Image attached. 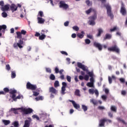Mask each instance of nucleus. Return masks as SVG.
Here are the masks:
<instances>
[{
	"label": "nucleus",
	"instance_id": "obj_1",
	"mask_svg": "<svg viewBox=\"0 0 127 127\" xmlns=\"http://www.w3.org/2000/svg\"><path fill=\"white\" fill-rule=\"evenodd\" d=\"M101 1L102 6L106 7L107 9V13L108 16H110L111 19L114 18V14L112 12V7L110 6L109 3L107 2V0H100Z\"/></svg>",
	"mask_w": 127,
	"mask_h": 127
},
{
	"label": "nucleus",
	"instance_id": "obj_2",
	"mask_svg": "<svg viewBox=\"0 0 127 127\" xmlns=\"http://www.w3.org/2000/svg\"><path fill=\"white\" fill-rule=\"evenodd\" d=\"M16 33L17 35L16 38L20 40L18 41V43L13 44V47L14 48H17V47H19L20 49H21V48H23V46H22L23 45V40H21V38H22V35L20 31H17Z\"/></svg>",
	"mask_w": 127,
	"mask_h": 127
},
{
	"label": "nucleus",
	"instance_id": "obj_3",
	"mask_svg": "<svg viewBox=\"0 0 127 127\" xmlns=\"http://www.w3.org/2000/svg\"><path fill=\"white\" fill-rule=\"evenodd\" d=\"M26 88L28 90H32V91H34L37 88V86L36 85L31 84L30 82H28L26 83Z\"/></svg>",
	"mask_w": 127,
	"mask_h": 127
},
{
	"label": "nucleus",
	"instance_id": "obj_4",
	"mask_svg": "<svg viewBox=\"0 0 127 127\" xmlns=\"http://www.w3.org/2000/svg\"><path fill=\"white\" fill-rule=\"evenodd\" d=\"M19 110H21L22 112L24 114V115H29L33 112V110L31 108H19Z\"/></svg>",
	"mask_w": 127,
	"mask_h": 127
},
{
	"label": "nucleus",
	"instance_id": "obj_5",
	"mask_svg": "<svg viewBox=\"0 0 127 127\" xmlns=\"http://www.w3.org/2000/svg\"><path fill=\"white\" fill-rule=\"evenodd\" d=\"M88 19H89L88 21L89 25H95V24H96V23L95 22V20H96V16H91L89 17Z\"/></svg>",
	"mask_w": 127,
	"mask_h": 127
},
{
	"label": "nucleus",
	"instance_id": "obj_6",
	"mask_svg": "<svg viewBox=\"0 0 127 127\" xmlns=\"http://www.w3.org/2000/svg\"><path fill=\"white\" fill-rule=\"evenodd\" d=\"M120 12L122 15H127V8L124 3H122Z\"/></svg>",
	"mask_w": 127,
	"mask_h": 127
},
{
	"label": "nucleus",
	"instance_id": "obj_7",
	"mask_svg": "<svg viewBox=\"0 0 127 127\" xmlns=\"http://www.w3.org/2000/svg\"><path fill=\"white\" fill-rule=\"evenodd\" d=\"M109 51H112V52H116L117 53H120V49L118 48L117 45H115L113 47L108 48Z\"/></svg>",
	"mask_w": 127,
	"mask_h": 127
},
{
	"label": "nucleus",
	"instance_id": "obj_8",
	"mask_svg": "<svg viewBox=\"0 0 127 127\" xmlns=\"http://www.w3.org/2000/svg\"><path fill=\"white\" fill-rule=\"evenodd\" d=\"M59 6L61 8H64V9H67L69 7V5L65 3V2L64 1H60Z\"/></svg>",
	"mask_w": 127,
	"mask_h": 127
},
{
	"label": "nucleus",
	"instance_id": "obj_9",
	"mask_svg": "<svg viewBox=\"0 0 127 127\" xmlns=\"http://www.w3.org/2000/svg\"><path fill=\"white\" fill-rule=\"evenodd\" d=\"M62 87L61 90L62 95H65V91H66V87H67V83L65 82H62Z\"/></svg>",
	"mask_w": 127,
	"mask_h": 127
},
{
	"label": "nucleus",
	"instance_id": "obj_10",
	"mask_svg": "<svg viewBox=\"0 0 127 127\" xmlns=\"http://www.w3.org/2000/svg\"><path fill=\"white\" fill-rule=\"evenodd\" d=\"M77 66L78 68H80V69H82L83 71H88V69L86 68L85 65L82 64L81 63H77Z\"/></svg>",
	"mask_w": 127,
	"mask_h": 127
},
{
	"label": "nucleus",
	"instance_id": "obj_11",
	"mask_svg": "<svg viewBox=\"0 0 127 127\" xmlns=\"http://www.w3.org/2000/svg\"><path fill=\"white\" fill-rule=\"evenodd\" d=\"M17 6L15 5L14 3H12L10 6V9L11 10L12 12H14L17 10Z\"/></svg>",
	"mask_w": 127,
	"mask_h": 127
},
{
	"label": "nucleus",
	"instance_id": "obj_12",
	"mask_svg": "<svg viewBox=\"0 0 127 127\" xmlns=\"http://www.w3.org/2000/svg\"><path fill=\"white\" fill-rule=\"evenodd\" d=\"M49 91L50 93H51V94H54L55 95H56V94L58 93V91L53 87H50Z\"/></svg>",
	"mask_w": 127,
	"mask_h": 127
},
{
	"label": "nucleus",
	"instance_id": "obj_13",
	"mask_svg": "<svg viewBox=\"0 0 127 127\" xmlns=\"http://www.w3.org/2000/svg\"><path fill=\"white\" fill-rule=\"evenodd\" d=\"M69 101L70 102V103H72L74 108H75L76 110H79V109H80V105L77 104V103H76V102H75V101L73 100H69Z\"/></svg>",
	"mask_w": 127,
	"mask_h": 127
},
{
	"label": "nucleus",
	"instance_id": "obj_14",
	"mask_svg": "<svg viewBox=\"0 0 127 127\" xmlns=\"http://www.w3.org/2000/svg\"><path fill=\"white\" fill-rule=\"evenodd\" d=\"M16 92L17 91L16 90L10 89L9 90V94H10V95H12L11 99L14 98L15 97H16V95H15V94H16Z\"/></svg>",
	"mask_w": 127,
	"mask_h": 127
},
{
	"label": "nucleus",
	"instance_id": "obj_15",
	"mask_svg": "<svg viewBox=\"0 0 127 127\" xmlns=\"http://www.w3.org/2000/svg\"><path fill=\"white\" fill-rule=\"evenodd\" d=\"M107 122V119L101 120L99 122V127H105V123Z\"/></svg>",
	"mask_w": 127,
	"mask_h": 127
},
{
	"label": "nucleus",
	"instance_id": "obj_16",
	"mask_svg": "<svg viewBox=\"0 0 127 127\" xmlns=\"http://www.w3.org/2000/svg\"><path fill=\"white\" fill-rule=\"evenodd\" d=\"M37 20H38V23H39L40 24H43V23L45 22V20L42 18V17H38Z\"/></svg>",
	"mask_w": 127,
	"mask_h": 127
},
{
	"label": "nucleus",
	"instance_id": "obj_17",
	"mask_svg": "<svg viewBox=\"0 0 127 127\" xmlns=\"http://www.w3.org/2000/svg\"><path fill=\"white\" fill-rule=\"evenodd\" d=\"M97 34L96 35L97 37H100L102 33H103V32H104V31L103 30V29L102 28H99L98 29H97Z\"/></svg>",
	"mask_w": 127,
	"mask_h": 127
},
{
	"label": "nucleus",
	"instance_id": "obj_18",
	"mask_svg": "<svg viewBox=\"0 0 127 127\" xmlns=\"http://www.w3.org/2000/svg\"><path fill=\"white\" fill-rule=\"evenodd\" d=\"M2 11H5L9 9V4H6L4 5L3 7H2L1 8Z\"/></svg>",
	"mask_w": 127,
	"mask_h": 127
},
{
	"label": "nucleus",
	"instance_id": "obj_19",
	"mask_svg": "<svg viewBox=\"0 0 127 127\" xmlns=\"http://www.w3.org/2000/svg\"><path fill=\"white\" fill-rule=\"evenodd\" d=\"M5 29H6V25H0V31L2 30V32L3 33H5Z\"/></svg>",
	"mask_w": 127,
	"mask_h": 127
},
{
	"label": "nucleus",
	"instance_id": "obj_20",
	"mask_svg": "<svg viewBox=\"0 0 127 127\" xmlns=\"http://www.w3.org/2000/svg\"><path fill=\"white\" fill-rule=\"evenodd\" d=\"M23 99V95H20V94H19L18 96H17V97L15 96V97H14V98H12L13 100H14V102H16V101H17V99Z\"/></svg>",
	"mask_w": 127,
	"mask_h": 127
},
{
	"label": "nucleus",
	"instance_id": "obj_21",
	"mask_svg": "<svg viewBox=\"0 0 127 127\" xmlns=\"http://www.w3.org/2000/svg\"><path fill=\"white\" fill-rule=\"evenodd\" d=\"M95 12V9H93L92 7H90L89 9L85 11V13L87 14H90L91 12Z\"/></svg>",
	"mask_w": 127,
	"mask_h": 127
},
{
	"label": "nucleus",
	"instance_id": "obj_22",
	"mask_svg": "<svg viewBox=\"0 0 127 127\" xmlns=\"http://www.w3.org/2000/svg\"><path fill=\"white\" fill-rule=\"evenodd\" d=\"M96 48H98L99 51H102V50L103 49V46H102L100 43H96Z\"/></svg>",
	"mask_w": 127,
	"mask_h": 127
},
{
	"label": "nucleus",
	"instance_id": "obj_23",
	"mask_svg": "<svg viewBox=\"0 0 127 127\" xmlns=\"http://www.w3.org/2000/svg\"><path fill=\"white\" fill-rule=\"evenodd\" d=\"M30 127V121L29 120L25 121V123L23 127Z\"/></svg>",
	"mask_w": 127,
	"mask_h": 127
},
{
	"label": "nucleus",
	"instance_id": "obj_24",
	"mask_svg": "<svg viewBox=\"0 0 127 127\" xmlns=\"http://www.w3.org/2000/svg\"><path fill=\"white\" fill-rule=\"evenodd\" d=\"M2 123L4 124V126H7L10 124V121L9 120H3Z\"/></svg>",
	"mask_w": 127,
	"mask_h": 127
},
{
	"label": "nucleus",
	"instance_id": "obj_25",
	"mask_svg": "<svg viewBox=\"0 0 127 127\" xmlns=\"http://www.w3.org/2000/svg\"><path fill=\"white\" fill-rule=\"evenodd\" d=\"M74 95L77 96V97H81V94H80V90L79 89H76L74 92Z\"/></svg>",
	"mask_w": 127,
	"mask_h": 127
},
{
	"label": "nucleus",
	"instance_id": "obj_26",
	"mask_svg": "<svg viewBox=\"0 0 127 127\" xmlns=\"http://www.w3.org/2000/svg\"><path fill=\"white\" fill-rule=\"evenodd\" d=\"M84 31H81V33H78L77 34V37H78L79 38H83V37H84Z\"/></svg>",
	"mask_w": 127,
	"mask_h": 127
},
{
	"label": "nucleus",
	"instance_id": "obj_27",
	"mask_svg": "<svg viewBox=\"0 0 127 127\" xmlns=\"http://www.w3.org/2000/svg\"><path fill=\"white\" fill-rule=\"evenodd\" d=\"M112 38V34L107 33L105 35V37L104 38V39H111Z\"/></svg>",
	"mask_w": 127,
	"mask_h": 127
},
{
	"label": "nucleus",
	"instance_id": "obj_28",
	"mask_svg": "<svg viewBox=\"0 0 127 127\" xmlns=\"http://www.w3.org/2000/svg\"><path fill=\"white\" fill-rule=\"evenodd\" d=\"M117 119L118 122H121V123H122V124H124V125H127V123H126V122H125L124 120H123V119L119 117L117 118Z\"/></svg>",
	"mask_w": 127,
	"mask_h": 127
},
{
	"label": "nucleus",
	"instance_id": "obj_29",
	"mask_svg": "<svg viewBox=\"0 0 127 127\" xmlns=\"http://www.w3.org/2000/svg\"><path fill=\"white\" fill-rule=\"evenodd\" d=\"M11 77L12 79H14L16 77V74H15V71H11Z\"/></svg>",
	"mask_w": 127,
	"mask_h": 127
},
{
	"label": "nucleus",
	"instance_id": "obj_30",
	"mask_svg": "<svg viewBox=\"0 0 127 127\" xmlns=\"http://www.w3.org/2000/svg\"><path fill=\"white\" fill-rule=\"evenodd\" d=\"M46 37V35L45 34H42V35H40L39 37V39L40 40H43L44 39H45V38Z\"/></svg>",
	"mask_w": 127,
	"mask_h": 127
},
{
	"label": "nucleus",
	"instance_id": "obj_31",
	"mask_svg": "<svg viewBox=\"0 0 127 127\" xmlns=\"http://www.w3.org/2000/svg\"><path fill=\"white\" fill-rule=\"evenodd\" d=\"M111 110L112 112H114L115 113H117V107L115 106H112L111 107Z\"/></svg>",
	"mask_w": 127,
	"mask_h": 127
},
{
	"label": "nucleus",
	"instance_id": "obj_32",
	"mask_svg": "<svg viewBox=\"0 0 127 127\" xmlns=\"http://www.w3.org/2000/svg\"><path fill=\"white\" fill-rule=\"evenodd\" d=\"M11 111L13 112V114H15V115H17L18 114V112L17 111V109L15 108H11Z\"/></svg>",
	"mask_w": 127,
	"mask_h": 127
},
{
	"label": "nucleus",
	"instance_id": "obj_33",
	"mask_svg": "<svg viewBox=\"0 0 127 127\" xmlns=\"http://www.w3.org/2000/svg\"><path fill=\"white\" fill-rule=\"evenodd\" d=\"M86 86L89 87L90 88H92L94 87V83L93 82H88L86 84Z\"/></svg>",
	"mask_w": 127,
	"mask_h": 127
},
{
	"label": "nucleus",
	"instance_id": "obj_34",
	"mask_svg": "<svg viewBox=\"0 0 127 127\" xmlns=\"http://www.w3.org/2000/svg\"><path fill=\"white\" fill-rule=\"evenodd\" d=\"M85 3H86L87 5L88 6H91V5H92V2L90 0H86L85 1Z\"/></svg>",
	"mask_w": 127,
	"mask_h": 127
},
{
	"label": "nucleus",
	"instance_id": "obj_35",
	"mask_svg": "<svg viewBox=\"0 0 127 127\" xmlns=\"http://www.w3.org/2000/svg\"><path fill=\"white\" fill-rule=\"evenodd\" d=\"M81 108L82 110H83L84 112H86V111L88 110V107L85 105H82Z\"/></svg>",
	"mask_w": 127,
	"mask_h": 127
},
{
	"label": "nucleus",
	"instance_id": "obj_36",
	"mask_svg": "<svg viewBox=\"0 0 127 127\" xmlns=\"http://www.w3.org/2000/svg\"><path fill=\"white\" fill-rule=\"evenodd\" d=\"M36 101H42L43 100V97L42 96H39L35 98Z\"/></svg>",
	"mask_w": 127,
	"mask_h": 127
},
{
	"label": "nucleus",
	"instance_id": "obj_37",
	"mask_svg": "<svg viewBox=\"0 0 127 127\" xmlns=\"http://www.w3.org/2000/svg\"><path fill=\"white\" fill-rule=\"evenodd\" d=\"M87 74H88V75H89L88 76L90 77H94V73H93V72L88 71L87 72Z\"/></svg>",
	"mask_w": 127,
	"mask_h": 127
},
{
	"label": "nucleus",
	"instance_id": "obj_38",
	"mask_svg": "<svg viewBox=\"0 0 127 127\" xmlns=\"http://www.w3.org/2000/svg\"><path fill=\"white\" fill-rule=\"evenodd\" d=\"M101 98L103 101H107L108 97L106 95H103L101 96Z\"/></svg>",
	"mask_w": 127,
	"mask_h": 127
},
{
	"label": "nucleus",
	"instance_id": "obj_39",
	"mask_svg": "<svg viewBox=\"0 0 127 127\" xmlns=\"http://www.w3.org/2000/svg\"><path fill=\"white\" fill-rule=\"evenodd\" d=\"M4 93H5V94L6 93H8L9 92V89L7 87H5L3 88Z\"/></svg>",
	"mask_w": 127,
	"mask_h": 127
},
{
	"label": "nucleus",
	"instance_id": "obj_40",
	"mask_svg": "<svg viewBox=\"0 0 127 127\" xmlns=\"http://www.w3.org/2000/svg\"><path fill=\"white\" fill-rule=\"evenodd\" d=\"M50 78L51 80H55V75H54V74H51L50 76Z\"/></svg>",
	"mask_w": 127,
	"mask_h": 127
},
{
	"label": "nucleus",
	"instance_id": "obj_41",
	"mask_svg": "<svg viewBox=\"0 0 127 127\" xmlns=\"http://www.w3.org/2000/svg\"><path fill=\"white\" fill-rule=\"evenodd\" d=\"M54 87H59V81L58 80H56L54 83Z\"/></svg>",
	"mask_w": 127,
	"mask_h": 127
},
{
	"label": "nucleus",
	"instance_id": "obj_42",
	"mask_svg": "<svg viewBox=\"0 0 127 127\" xmlns=\"http://www.w3.org/2000/svg\"><path fill=\"white\" fill-rule=\"evenodd\" d=\"M72 29H73V30H75V31H79V27L77 26H74L72 27Z\"/></svg>",
	"mask_w": 127,
	"mask_h": 127
},
{
	"label": "nucleus",
	"instance_id": "obj_43",
	"mask_svg": "<svg viewBox=\"0 0 127 127\" xmlns=\"http://www.w3.org/2000/svg\"><path fill=\"white\" fill-rule=\"evenodd\" d=\"M33 95L35 97H37L38 95H39V93L36 92V91H33Z\"/></svg>",
	"mask_w": 127,
	"mask_h": 127
},
{
	"label": "nucleus",
	"instance_id": "obj_44",
	"mask_svg": "<svg viewBox=\"0 0 127 127\" xmlns=\"http://www.w3.org/2000/svg\"><path fill=\"white\" fill-rule=\"evenodd\" d=\"M85 42L86 44H90V43H91V40H90V39H86L85 40Z\"/></svg>",
	"mask_w": 127,
	"mask_h": 127
},
{
	"label": "nucleus",
	"instance_id": "obj_45",
	"mask_svg": "<svg viewBox=\"0 0 127 127\" xmlns=\"http://www.w3.org/2000/svg\"><path fill=\"white\" fill-rule=\"evenodd\" d=\"M2 17H7V13L5 12H3L2 13Z\"/></svg>",
	"mask_w": 127,
	"mask_h": 127
},
{
	"label": "nucleus",
	"instance_id": "obj_46",
	"mask_svg": "<svg viewBox=\"0 0 127 127\" xmlns=\"http://www.w3.org/2000/svg\"><path fill=\"white\" fill-rule=\"evenodd\" d=\"M90 103H91V104H93V105H96V100L94 99H91L90 100Z\"/></svg>",
	"mask_w": 127,
	"mask_h": 127
},
{
	"label": "nucleus",
	"instance_id": "obj_47",
	"mask_svg": "<svg viewBox=\"0 0 127 127\" xmlns=\"http://www.w3.org/2000/svg\"><path fill=\"white\" fill-rule=\"evenodd\" d=\"M26 31L24 30H21V34L23 35H25L26 34Z\"/></svg>",
	"mask_w": 127,
	"mask_h": 127
},
{
	"label": "nucleus",
	"instance_id": "obj_48",
	"mask_svg": "<svg viewBox=\"0 0 127 127\" xmlns=\"http://www.w3.org/2000/svg\"><path fill=\"white\" fill-rule=\"evenodd\" d=\"M121 94L123 96H127V91L126 90H122L121 91Z\"/></svg>",
	"mask_w": 127,
	"mask_h": 127
},
{
	"label": "nucleus",
	"instance_id": "obj_49",
	"mask_svg": "<svg viewBox=\"0 0 127 127\" xmlns=\"http://www.w3.org/2000/svg\"><path fill=\"white\" fill-rule=\"evenodd\" d=\"M5 68L7 71H9L10 70V66H9V64H6Z\"/></svg>",
	"mask_w": 127,
	"mask_h": 127
},
{
	"label": "nucleus",
	"instance_id": "obj_50",
	"mask_svg": "<svg viewBox=\"0 0 127 127\" xmlns=\"http://www.w3.org/2000/svg\"><path fill=\"white\" fill-rule=\"evenodd\" d=\"M89 75H85L84 77V80H85V81H88L89 80Z\"/></svg>",
	"mask_w": 127,
	"mask_h": 127
},
{
	"label": "nucleus",
	"instance_id": "obj_51",
	"mask_svg": "<svg viewBox=\"0 0 127 127\" xmlns=\"http://www.w3.org/2000/svg\"><path fill=\"white\" fill-rule=\"evenodd\" d=\"M32 118L33 119H36L37 121H39V117L37 115H33Z\"/></svg>",
	"mask_w": 127,
	"mask_h": 127
},
{
	"label": "nucleus",
	"instance_id": "obj_52",
	"mask_svg": "<svg viewBox=\"0 0 127 127\" xmlns=\"http://www.w3.org/2000/svg\"><path fill=\"white\" fill-rule=\"evenodd\" d=\"M39 16H41V17H43V16H44V14H43V12L42 11H40L39 12Z\"/></svg>",
	"mask_w": 127,
	"mask_h": 127
},
{
	"label": "nucleus",
	"instance_id": "obj_53",
	"mask_svg": "<svg viewBox=\"0 0 127 127\" xmlns=\"http://www.w3.org/2000/svg\"><path fill=\"white\" fill-rule=\"evenodd\" d=\"M47 32H48V30H42L41 31V34H44L45 33H46Z\"/></svg>",
	"mask_w": 127,
	"mask_h": 127
},
{
	"label": "nucleus",
	"instance_id": "obj_54",
	"mask_svg": "<svg viewBox=\"0 0 127 127\" xmlns=\"http://www.w3.org/2000/svg\"><path fill=\"white\" fill-rule=\"evenodd\" d=\"M66 79L68 82H71V76L67 75L66 76Z\"/></svg>",
	"mask_w": 127,
	"mask_h": 127
},
{
	"label": "nucleus",
	"instance_id": "obj_55",
	"mask_svg": "<svg viewBox=\"0 0 127 127\" xmlns=\"http://www.w3.org/2000/svg\"><path fill=\"white\" fill-rule=\"evenodd\" d=\"M89 92L90 93V94H94L95 93V91L94 90V89H89Z\"/></svg>",
	"mask_w": 127,
	"mask_h": 127
},
{
	"label": "nucleus",
	"instance_id": "obj_56",
	"mask_svg": "<svg viewBox=\"0 0 127 127\" xmlns=\"http://www.w3.org/2000/svg\"><path fill=\"white\" fill-rule=\"evenodd\" d=\"M61 54H63V55H65L66 56H67L68 53L65 51H61Z\"/></svg>",
	"mask_w": 127,
	"mask_h": 127
},
{
	"label": "nucleus",
	"instance_id": "obj_57",
	"mask_svg": "<svg viewBox=\"0 0 127 127\" xmlns=\"http://www.w3.org/2000/svg\"><path fill=\"white\" fill-rule=\"evenodd\" d=\"M18 126H19L18 122L16 121L14 122V127H18Z\"/></svg>",
	"mask_w": 127,
	"mask_h": 127
},
{
	"label": "nucleus",
	"instance_id": "obj_58",
	"mask_svg": "<svg viewBox=\"0 0 127 127\" xmlns=\"http://www.w3.org/2000/svg\"><path fill=\"white\" fill-rule=\"evenodd\" d=\"M120 81L121 83H125V82H126V80L124 78H120Z\"/></svg>",
	"mask_w": 127,
	"mask_h": 127
},
{
	"label": "nucleus",
	"instance_id": "obj_59",
	"mask_svg": "<svg viewBox=\"0 0 127 127\" xmlns=\"http://www.w3.org/2000/svg\"><path fill=\"white\" fill-rule=\"evenodd\" d=\"M98 110H100L102 111L103 110H105V107L104 106H99L98 107Z\"/></svg>",
	"mask_w": 127,
	"mask_h": 127
},
{
	"label": "nucleus",
	"instance_id": "obj_60",
	"mask_svg": "<svg viewBox=\"0 0 127 127\" xmlns=\"http://www.w3.org/2000/svg\"><path fill=\"white\" fill-rule=\"evenodd\" d=\"M108 81H109V84H112V78L111 77V76H109L108 77Z\"/></svg>",
	"mask_w": 127,
	"mask_h": 127
},
{
	"label": "nucleus",
	"instance_id": "obj_61",
	"mask_svg": "<svg viewBox=\"0 0 127 127\" xmlns=\"http://www.w3.org/2000/svg\"><path fill=\"white\" fill-rule=\"evenodd\" d=\"M116 30H117V27H114L113 28L110 29L111 32L116 31Z\"/></svg>",
	"mask_w": 127,
	"mask_h": 127
},
{
	"label": "nucleus",
	"instance_id": "obj_62",
	"mask_svg": "<svg viewBox=\"0 0 127 127\" xmlns=\"http://www.w3.org/2000/svg\"><path fill=\"white\" fill-rule=\"evenodd\" d=\"M108 115L109 117H110V118H113V113H112L111 112H108Z\"/></svg>",
	"mask_w": 127,
	"mask_h": 127
},
{
	"label": "nucleus",
	"instance_id": "obj_63",
	"mask_svg": "<svg viewBox=\"0 0 127 127\" xmlns=\"http://www.w3.org/2000/svg\"><path fill=\"white\" fill-rule=\"evenodd\" d=\"M55 71L56 74H58V73H59V68H58V67H56L55 69Z\"/></svg>",
	"mask_w": 127,
	"mask_h": 127
},
{
	"label": "nucleus",
	"instance_id": "obj_64",
	"mask_svg": "<svg viewBox=\"0 0 127 127\" xmlns=\"http://www.w3.org/2000/svg\"><path fill=\"white\" fill-rule=\"evenodd\" d=\"M104 91L105 94H106L107 95H108V94H109V92H110V91L108 89V88H105L104 90Z\"/></svg>",
	"mask_w": 127,
	"mask_h": 127
}]
</instances>
